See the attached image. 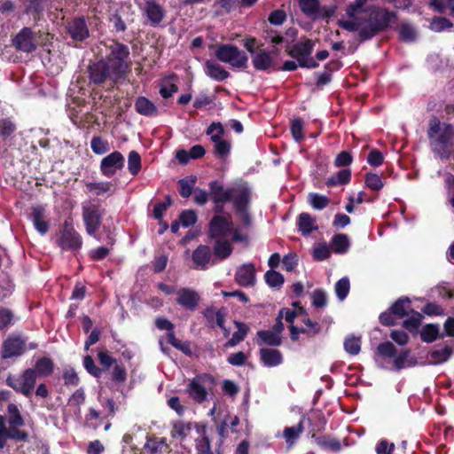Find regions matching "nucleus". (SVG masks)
<instances>
[{"label": "nucleus", "mask_w": 454, "mask_h": 454, "mask_svg": "<svg viewBox=\"0 0 454 454\" xmlns=\"http://www.w3.org/2000/svg\"><path fill=\"white\" fill-rule=\"evenodd\" d=\"M107 61H100L90 67V78L95 83H101L107 77H117L128 68L129 50L120 43L110 47Z\"/></svg>", "instance_id": "nucleus-1"}, {"label": "nucleus", "mask_w": 454, "mask_h": 454, "mask_svg": "<svg viewBox=\"0 0 454 454\" xmlns=\"http://www.w3.org/2000/svg\"><path fill=\"white\" fill-rule=\"evenodd\" d=\"M395 18L394 13L385 10H377L372 13V20H342L340 21L341 27L348 31L357 32L363 39H368L373 36L379 30L386 27L388 23Z\"/></svg>", "instance_id": "nucleus-2"}, {"label": "nucleus", "mask_w": 454, "mask_h": 454, "mask_svg": "<svg viewBox=\"0 0 454 454\" xmlns=\"http://www.w3.org/2000/svg\"><path fill=\"white\" fill-rule=\"evenodd\" d=\"M428 137L433 152L442 159H449L454 155L452 140L454 128L445 122L434 120L430 122Z\"/></svg>", "instance_id": "nucleus-3"}, {"label": "nucleus", "mask_w": 454, "mask_h": 454, "mask_svg": "<svg viewBox=\"0 0 454 454\" xmlns=\"http://www.w3.org/2000/svg\"><path fill=\"white\" fill-rule=\"evenodd\" d=\"M211 199L215 203L224 202L234 196V201L237 208L242 212V219L245 223H249L248 215L246 212V207L250 201V191L246 185L239 186L232 193L230 190H225L218 182H213L210 184Z\"/></svg>", "instance_id": "nucleus-4"}, {"label": "nucleus", "mask_w": 454, "mask_h": 454, "mask_svg": "<svg viewBox=\"0 0 454 454\" xmlns=\"http://www.w3.org/2000/svg\"><path fill=\"white\" fill-rule=\"evenodd\" d=\"M209 236L213 239H227L231 236L234 242H247V236L238 228H234L228 215H215L209 224Z\"/></svg>", "instance_id": "nucleus-5"}, {"label": "nucleus", "mask_w": 454, "mask_h": 454, "mask_svg": "<svg viewBox=\"0 0 454 454\" xmlns=\"http://www.w3.org/2000/svg\"><path fill=\"white\" fill-rule=\"evenodd\" d=\"M215 55L218 60L228 63L233 67H244L247 62V57L245 52L231 44L217 46Z\"/></svg>", "instance_id": "nucleus-6"}, {"label": "nucleus", "mask_w": 454, "mask_h": 454, "mask_svg": "<svg viewBox=\"0 0 454 454\" xmlns=\"http://www.w3.org/2000/svg\"><path fill=\"white\" fill-rule=\"evenodd\" d=\"M215 387V380L209 375L204 374L195 377L188 385L189 395L198 403L207 400L209 392Z\"/></svg>", "instance_id": "nucleus-7"}, {"label": "nucleus", "mask_w": 454, "mask_h": 454, "mask_svg": "<svg viewBox=\"0 0 454 454\" xmlns=\"http://www.w3.org/2000/svg\"><path fill=\"white\" fill-rule=\"evenodd\" d=\"M35 372L32 369H27L21 375L8 376L6 382L16 392L29 396L35 388Z\"/></svg>", "instance_id": "nucleus-8"}, {"label": "nucleus", "mask_w": 454, "mask_h": 454, "mask_svg": "<svg viewBox=\"0 0 454 454\" xmlns=\"http://www.w3.org/2000/svg\"><path fill=\"white\" fill-rule=\"evenodd\" d=\"M41 35L34 32L28 27L23 28L13 39L14 46L24 52H32L35 51L40 43Z\"/></svg>", "instance_id": "nucleus-9"}, {"label": "nucleus", "mask_w": 454, "mask_h": 454, "mask_svg": "<svg viewBox=\"0 0 454 454\" xmlns=\"http://www.w3.org/2000/svg\"><path fill=\"white\" fill-rule=\"evenodd\" d=\"M102 211L92 204L85 205L82 207V219L85 223L86 231L89 235H94L100 226Z\"/></svg>", "instance_id": "nucleus-10"}, {"label": "nucleus", "mask_w": 454, "mask_h": 454, "mask_svg": "<svg viewBox=\"0 0 454 454\" xmlns=\"http://www.w3.org/2000/svg\"><path fill=\"white\" fill-rule=\"evenodd\" d=\"M315 43L311 40H305L296 44L294 49V54L298 58L299 66L302 67L314 68L317 63L309 56L314 49Z\"/></svg>", "instance_id": "nucleus-11"}, {"label": "nucleus", "mask_w": 454, "mask_h": 454, "mask_svg": "<svg viewBox=\"0 0 454 454\" xmlns=\"http://www.w3.org/2000/svg\"><path fill=\"white\" fill-rule=\"evenodd\" d=\"M124 165V157L119 152H114L102 159L100 170L107 177L113 176Z\"/></svg>", "instance_id": "nucleus-12"}, {"label": "nucleus", "mask_w": 454, "mask_h": 454, "mask_svg": "<svg viewBox=\"0 0 454 454\" xmlns=\"http://www.w3.org/2000/svg\"><path fill=\"white\" fill-rule=\"evenodd\" d=\"M25 350V341L20 337L11 336L3 343L2 357L6 359L20 356Z\"/></svg>", "instance_id": "nucleus-13"}, {"label": "nucleus", "mask_w": 454, "mask_h": 454, "mask_svg": "<svg viewBox=\"0 0 454 454\" xmlns=\"http://www.w3.org/2000/svg\"><path fill=\"white\" fill-rule=\"evenodd\" d=\"M236 282L242 286H253L255 284V268L252 263H245L239 266L235 274Z\"/></svg>", "instance_id": "nucleus-14"}, {"label": "nucleus", "mask_w": 454, "mask_h": 454, "mask_svg": "<svg viewBox=\"0 0 454 454\" xmlns=\"http://www.w3.org/2000/svg\"><path fill=\"white\" fill-rule=\"evenodd\" d=\"M59 244L63 249H78L82 246V239L72 226L66 223Z\"/></svg>", "instance_id": "nucleus-15"}, {"label": "nucleus", "mask_w": 454, "mask_h": 454, "mask_svg": "<svg viewBox=\"0 0 454 454\" xmlns=\"http://www.w3.org/2000/svg\"><path fill=\"white\" fill-rule=\"evenodd\" d=\"M176 302L183 308L190 310L196 309L200 301L199 294L190 288H180L176 292Z\"/></svg>", "instance_id": "nucleus-16"}, {"label": "nucleus", "mask_w": 454, "mask_h": 454, "mask_svg": "<svg viewBox=\"0 0 454 454\" xmlns=\"http://www.w3.org/2000/svg\"><path fill=\"white\" fill-rule=\"evenodd\" d=\"M193 425L183 420L173 421L170 425V436L179 442H184L192 433Z\"/></svg>", "instance_id": "nucleus-17"}, {"label": "nucleus", "mask_w": 454, "mask_h": 454, "mask_svg": "<svg viewBox=\"0 0 454 454\" xmlns=\"http://www.w3.org/2000/svg\"><path fill=\"white\" fill-rule=\"evenodd\" d=\"M67 31L71 37L77 41H82L89 36L85 20L82 18L73 20L67 25Z\"/></svg>", "instance_id": "nucleus-18"}, {"label": "nucleus", "mask_w": 454, "mask_h": 454, "mask_svg": "<svg viewBox=\"0 0 454 454\" xmlns=\"http://www.w3.org/2000/svg\"><path fill=\"white\" fill-rule=\"evenodd\" d=\"M199 437L196 439L195 448L198 454H213L210 448V442L207 434V428L204 425H195Z\"/></svg>", "instance_id": "nucleus-19"}, {"label": "nucleus", "mask_w": 454, "mask_h": 454, "mask_svg": "<svg viewBox=\"0 0 454 454\" xmlns=\"http://www.w3.org/2000/svg\"><path fill=\"white\" fill-rule=\"evenodd\" d=\"M260 357L263 364L267 367H274L282 364L283 356L279 350L272 348H262Z\"/></svg>", "instance_id": "nucleus-20"}, {"label": "nucleus", "mask_w": 454, "mask_h": 454, "mask_svg": "<svg viewBox=\"0 0 454 454\" xmlns=\"http://www.w3.org/2000/svg\"><path fill=\"white\" fill-rule=\"evenodd\" d=\"M206 74L215 81L221 82L229 76V73L218 63L213 60L205 61Z\"/></svg>", "instance_id": "nucleus-21"}, {"label": "nucleus", "mask_w": 454, "mask_h": 454, "mask_svg": "<svg viewBox=\"0 0 454 454\" xmlns=\"http://www.w3.org/2000/svg\"><path fill=\"white\" fill-rule=\"evenodd\" d=\"M31 219L36 231L41 234L48 231L49 224L44 220V209L42 207H35L32 210Z\"/></svg>", "instance_id": "nucleus-22"}, {"label": "nucleus", "mask_w": 454, "mask_h": 454, "mask_svg": "<svg viewBox=\"0 0 454 454\" xmlns=\"http://www.w3.org/2000/svg\"><path fill=\"white\" fill-rule=\"evenodd\" d=\"M196 221L197 215L195 212L193 210H185L181 213L179 219L177 221L172 223L170 228L172 232H177L180 225H182L184 228H187L195 223Z\"/></svg>", "instance_id": "nucleus-23"}, {"label": "nucleus", "mask_w": 454, "mask_h": 454, "mask_svg": "<svg viewBox=\"0 0 454 454\" xmlns=\"http://www.w3.org/2000/svg\"><path fill=\"white\" fill-rule=\"evenodd\" d=\"M135 108L137 113L145 116H154L157 114V108L154 104L145 97H139L137 99Z\"/></svg>", "instance_id": "nucleus-24"}, {"label": "nucleus", "mask_w": 454, "mask_h": 454, "mask_svg": "<svg viewBox=\"0 0 454 454\" xmlns=\"http://www.w3.org/2000/svg\"><path fill=\"white\" fill-rule=\"evenodd\" d=\"M214 254L216 257L223 260L231 255L232 253V247L227 239H215Z\"/></svg>", "instance_id": "nucleus-25"}, {"label": "nucleus", "mask_w": 454, "mask_h": 454, "mask_svg": "<svg viewBox=\"0 0 454 454\" xmlns=\"http://www.w3.org/2000/svg\"><path fill=\"white\" fill-rule=\"evenodd\" d=\"M258 344H266L269 346H278L281 344L282 338L278 333H274L272 330L259 331L257 333Z\"/></svg>", "instance_id": "nucleus-26"}, {"label": "nucleus", "mask_w": 454, "mask_h": 454, "mask_svg": "<svg viewBox=\"0 0 454 454\" xmlns=\"http://www.w3.org/2000/svg\"><path fill=\"white\" fill-rule=\"evenodd\" d=\"M299 231L303 235H309L311 231L317 229L316 220L308 213H301L298 221Z\"/></svg>", "instance_id": "nucleus-27"}, {"label": "nucleus", "mask_w": 454, "mask_h": 454, "mask_svg": "<svg viewBox=\"0 0 454 454\" xmlns=\"http://www.w3.org/2000/svg\"><path fill=\"white\" fill-rule=\"evenodd\" d=\"M145 12L153 24L160 23L163 19V11L154 1L150 0L145 3Z\"/></svg>", "instance_id": "nucleus-28"}, {"label": "nucleus", "mask_w": 454, "mask_h": 454, "mask_svg": "<svg viewBox=\"0 0 454 454\" xmlns=\"http://www.w3.org/2000/svg\"><path fill=\"white\" fill-rule=\"evenodd\" d=\"M210 251L206 246H200L192 254L193 262L199 269H204L209 262Z\"/></svg>", "instance_id": "nucleus-29"}, {"label": "nucleus", "mask_w": 454, "mask_h": 454, "mask_svg": "<svg viewBox=\"0 0 454 454\" xmlns=\"http://www.w3.org/2000/svg\"><path fill=\"white\" fill-rule=\"evenodd\" d=\"M87 191L96 195H102L106 192H114L115 189L110 182H95L86 184Z\"/></svg>", "instance_id": "nucleus-30"}, {"label": "nucleus", "mask_w": 454, "mask_h": 454, "mask_svg": "<svg viewBox=\"0 0 454 454\" xmlns=\"http://www.w3.org/2000/svg\"><path fill=\"white\" fill-rule=\"evenodd\" d=\"M253 64L256 69L266 70L272 67L273 60L267 52L260 51L254 56Z\"/></svg>", "instance_id": "nucleus-31"}, {"label": "nucleus", "mask_w": 454, "mask_h": 454, "mask_svg": "<svg viewBox=\"0 0 454 454\" xmlns=\"http://www.w3.org/2000/svg\"><path fill=\"white\" fill-rule=\"evenodd\" d=\"M453 28V23L443 17H434L432 19L430 24H429V29L440 33L446 30H452Z\"/></svg>", "instance_id": "nucleus-32"}, {"label": "nucleus", "mask_w": 454, "mask_h": 454, "mask_svg": "<svg viewBox=\"0 0 454 454\" xmlns=\"http://www.w3.org/2000/svg\"><path fill=\"white\" fill-rule=\"evenodd\" d=\"M333 249L337 254H344L348 250L349 239L345 234L335 235L332 239Z\"/></svg>", "instance_id": "nucleus-33"}, {"label": "nucleus", "mask_w": 454, "mask_h": 454, "mask_svg": "<svg viewBox=\"0 0 454 454\" xmlns=\"http://www.w3.org/2000/svg\"><path fill=\"white\" fill-rule=\"evenodd\" d=\"M343 346L347 353L356 356L361 350V338L349 335L345 339Z\"/></svg>", "instance_id": "nucleus-34"}, {"label": "nucleus", "mask_w": 454, "mask_h": 454, "mask_svg": "<svg viewBox=\"0 0 454 454\" xmlns=\"http://www.w3.org/2000/svg\"><path fill=\"white\" fill-rule=\"evenodd\" d=\"M25 434L20 431L10 432L5 428L4 419L0 416V447L3 448L8 437L22 439Z\"/></svg>", "instance_id": "nucleus-35"}, {"label": "nucleus", "mask_w": 454, "mask_h": 454, "mask_svg": "<svg viewBox=\"0 0 454 454\" xmlns=\"http://www.w3.org/2000/svg\"><path fill=\"white\" fill-rule=\"evenodd\" d=\"M395 353V348L391 342L380 343L377 348V360L393 358Z\"/></svg>", "instance_id": "nucleus-36"}, {"label": "nucleus", "mask_w": 454, "mask_h": 454, "mask_svg": "<svg viewBox=\"0 0 454 454\" xmlns=\"http://www.w3.org/2000/svg\"><path fill=\"white\" fill-rule=\"evenodd\" d=\"M303 427L301 423L298 424L295 427H286L284 430V437L286 438L287 448H291L295 440L300 436L302 433Z\"/></svg>", "instance_id": "nucleus-37"}, {"label": "nucleus", "mask_w": 454, "mask_h": 454, "mask_svg": "<svg viewBox=\"0 0 454 454\" xmlns=\"http://www.w3.org/2000/svg\"><path fill=\"white\" fill-rule=\"evenodd\" d=\"M409 309L410 300L408 298L399 299L391 307L392 314L398 318L403 317Z\"/></svg>", "instance_id": "nucleus-38"}, {"label": "nucleus", "mask_w": 454, "mask_h": 454, "mask_svg": "<svg viewBox=\"0 0 454 454\" xmlns=\"http://www.w3.org/2000/svg\"><path fill=\"white\" fill-rule=\"evenodd\" d=\"M176 91L177 87L175 83V76H170L163 80L160 89V93L163 98H168Z\"/></svg>", "instance_id": "nucleus-39"}, {"label": "nucleus", "mask_w": 454, "mask_h": 454, "mask_svg": "<svg viewBox=\"0 0 454 454\" xmlns=\"http://www.w3.org/2000/svg\"><path fill=\"white\" fill-rule=\"evenodd\" d=\"M237 331L232 334V337L228 340L227 345L233 347L240 342L246 337L248 328L239 322H235Z\"/></svg>", "instance_id": "nucleus-40"}, {"label": "nucleus", "mask_w": 454, "mask_h": 454, "mask_svg": "<svg viewBox=\"0 0 454 454\" xmlns=\"http://www.w3.org/2000/svg\"><path fill=\"white\" fill-rule=\"evenodd\" d=\"M351 176V172L349 169H342L339 171L336 175L332 176L328 178L326 184L328 185H338L343 184L349 182Z\"/></svg>", "instance_id": "nucleus-41"}, {"label": "nucleus", "mask_w": 454, "mask_h": 454, "mask_svg": "<svg viewBox=\"0 0 454 454\" xmlns=\"http://www.w3.org/2000/svg\"><path fill=\"white\" fill-rule=\"evenodd\" d=\"M35 370L40 376H47L52 372L53 363L48 357L41 358L35 364Z\"/></svg>", "instance_id": "nucleus-42"}, {"label": "nucleus", "mask_w": 454, "mask_h": 454, "mask_svg": "<svg viewBox=\"0 0 454 454\" xmlns=\"http://www.w3.org/2000/svg\"><path fill=\"white\" fill-rule=\"evenodd\" d=\"M196 183L195 176H188L179 181L180 194L184 198H188L192 192L193 186Z\"/></svg>", "instance_id": "nucleus-43"}, {"label": "nucleus", "mask_w": 454, "mask_h": 454, "mask_svg": "<svg viewBox=\"0 0 454 454\" xmlns=\"http://www.w3.org/2000/svg\"><path fill=\"white\" fill-rule=\"evenodd\" d=\"M367 0H355L354 4H352L347 10V13L348 18L347 20H361L363 18L357 16L363 11V6L366 3Z\"/></svg>", "instance_id": "nucleus-44"}, {"label": "nucleus", "mask_w": 454, "mask_h": 454, "mask_svg": "<svg viewBox=\"0 0 454 454\" xmlns=\"http://www.w3.org/2000/svg\"><path fill=\"white\" fill-rule=\"evenodd\" d=\"M439 333V328L437 325H427L423 327L420 336L421 339L426 342H432L434 341Z\"/></svg>", "instance_id": "nucleus-45"}, {"label": "nucleus", "mask_w": 454, "mask_h": 454, "mask_svg": "<svg viewBox=\"0 0 454 454\" xmlns=\"http://www.w3.org/2000/svg\"><path fill=\"white\" fill-rule=\"evenodd\" d=\"M266 283L270 287H279L284 283V278L282 274L273 270H268L265 274Z\"/></svg>", "instance_id": "nucleus-46"}, {"label": "nucleus", "mask_w": 454, "mask_h": 454, "mask_svg": "<svg viewBox=\"0 0 454 454\" xmlns=\"http://www.w3.org/2000/svg\"><path fill=\"white\" fill-rule=\"evenodd\" d=\"M128 168L132 175H137L140 170L141 158L140 155L135 151H131L129 154Z\"/></svg>", "instance_id": "nucleus-47"}, {"label": "nucleus", "mask_w": 454, "mask_h": 454, "mask_svg": "<svg viewBox=\"0 0 454 454\" xmlns=\"http://www.w3.org/2000/svg\"><path fill=\"white\" fill-rule=\"evenodd\" d=\"M309 201L313 208L318 210L325 208L329 203V200L326 196L317 193H310L309 195Z\"/></svg>", "instance_id": "nucleus-48"}, {"label": "nucleus", "mask_w": 454, "mask_h": 454, "mask_svg": "<svg viewBox=\"0 0 454 454\" xmlns=\"http://www.w3.org/2000/svg\"><path fill=\"white\" fill-rule=\"evenodd\" d=\"M301 10L307 15H314L318 11V0H298Z\"/></svg>", "instance_id": "nucleus-49"}, {"label": "nucleus", "mask_w": 454, "mask_h": 454, "mask_svg": "<svg viewBox=\"0 0 454 454\" xmlns=\"http://www.w3.org/2000/svg\"><path fill=\"white\" fill-rule=\"evenodd\" d=\"M349 292V280L348 278H340L335 285V293L340 301H343Z\"/></svg>", "instance_id": "nucleus-50"}, {"label": "nucleus", "mask_w": 454, "mask_h": 454, "mask_svg": "<svg viewBox=\"0 0 454 454\" xmlns=\"http://www.w3.org/2000/svg\"><path fill=\"white\" fill-rule=\"evenodd\" d=\"M330 255V248L325 243H320L313 247V257L315 260L322 261Z\"/></svg>", "instance_id": "nucleus-51"}, {"label": "nucleus", "mask_w": 454, "mask_h": 454, "mask_svg": "<svg viewBox=\"0 0 454 454\" xmlns=\"http://www.w3.org/2000/svg\"><path fill=\"white\" fill-rule=\"evenodd\" d=\"M317 443L322 448L330 450L333 451H338L340 450V442L333 438L323 437V438L317 440Z\"/></svg>", "instance_id": "nucleus-52"}, {"label": "nucleus", "mask_w": 454, "mask_h": 454, "mask_svg": "<svg viewBox=\"0 0 454 454\" xmlns=\"http://www.w3.org/2000/svg\"><path fill=\"white\" fill-rule=\"evenodd\" d=\"M304 316L302 315V309L301 308H299L297 311L292 310L290 309H283L280 310L278 317L279 318H285L286 322L293 324L294 321V318L300 317Z\"/></svg>", "instance_id": "nucleus-53"}, {"label": "nucleus", "mask_w": 454, "mask_h": 454, "mask_svg": "<svg viewBox=\"0 0 454 454\" xmlns=\"http://www.w3.org/2000/svg\"><path fill=\"white\" fill-rule=\"evenodd\" d=\"M429 5L438 12H444L447 9H452L454 0H430Z\"/></svg>", "instance_id": "nucleus-54"}, {"label": "nucleus", "mask_w": 454, "mask_h": 454, "mask_svg": "<svg viewBox=\"0 0 454 454\" xmlns=\"http://www.w3.org/2000/svg\"><path fill=\"white\" fill-rule=\"evenodd\" d=\"M365 184L372 190L379 191L383 187V182L377 174L369 173L366 175Z\"/></svg>", "instance_id": "nucleus-55"}, {"label": "nucleus", "mask_w": 454, "mask_h": 454, "mask_svg": "<svg viewBox=\"0 0 454 454\" xmlns=\"http://www.w3.org/2000/svg\"><path fill=\"white\" fill-rule=\"evenodd\" d=\"M8 412L10 416V424L14 427H20L23 425V419L20 414L19 409L15 404H10L8 406Z\"/></svg>", "instance_id": "nucleus-56"}, {"label": "nucleus", "mask_w": 454, "mask_h": 454, "mask_svg": "<svg viewBox=\"0 0 454 454\" xmlns=\"http://www.w3.org/2000/svg\"><path fill=\"white\" fill-rule=\"evenodd\" d=\"M451 355V349L449 347H443L440 349L434 350L431 356L435 363H442L449 359Z\"/></svg>", "instance_id": "nucleus-57"}, {"label": "nucleus", "mask_w": 454, "mask_h": 454, "mask_svg": "<svg viewBox=\"0 0 454 454\" xmlns=\"http://www.w3.org/2000/svg\"><path fill=\"white\" fill-rule=\"evenodd\" d=\"M92 151L97 154H103L109 150L107 142L99 137H93L90 142Z\"/></svg>", "instance_id": "nucleus-58"}, {"label": "nucleus", "mask_w": 454, "mask_h": 454, "mask_svg": "<svg viewBox=\"0 0 454 454\" xmlns=\"http://www.w3.org/2000/svg\"><path fill=\"white\" fill-rule=\"evenodd\" d=\"M83 364L90 374L97 378H99L101 376L102 370L95 364L91 356H85L83 360Z\"/></svg>", "instance_id": "nucleus-59"}, {"label": "nucleus", "mask_w": 454, "mask_h": 454, "mask_svg": "<svg viewBox=\"0 0 454 454\" xmlns=\"http://www.w3.org/2000/svg\"><path fill=\"white\" fill-rule=\"evenodd\" d=\"M415 28L409 24H403L400 27V36L404 41H413L416 38Z\"/></svg>", "instance_id": "nucleus-60"}, {"label": "nucleus", "mask_w": 454, "mask_h": 454, "mask_svg": "<svg viewBox=\"0 0 454 454\" xmlns=\"http://www.w3.org/2000/svg\"><path fill=\"white\" fill-rule=\"evenodd\" d=\"M98 357L100 364L106 370H108L113 364L116 363V360L111 356L107 351H99Z\"/></svg>", "instance_id": "nucleus-61"}, {"label": "nucleus", "mask_w": 454, "mask_h": 454, "mask_svg": "<svg viewBox=\"0 0 454 454\" xmlns=\"http://www.w3.org/2000/svg\"><path fill=\"white\" fill-rule=\"evenodd\" d=\"M223 129L220 123H212L207 129V134L214 142L221 140Z\"/></svg>", "instance_id": "nucleus-62"}, {"label": "nucleus", "mask_w": 454, "mask_h": 454, "mask_svg": "<svg viewBox=\"0 0 454 454\" xmlns=\"http://www.w3.org/2000/svg\"><path fill=\"white\" fill-rule=\"evenodd\" d=\"M13 319V315L7 309H0V329L8 327Z\"/></svg>", "instance_id": "nucleus-63"}, {"label": "nucleus", "mask_w": 454, "mask_h": 454, "mask_svg": "<svg viewBox=\"0 0 454 454\" xmlns=\"http://www.w3.org/2000/svg\"><path fill=\"white\" fill-rule=\"evenodd\" d=\"M352 162V156L349 153L343 151L340 153L334 160V164L336 167H343L348 166Z\"/></svg>", "instance_id": "nucleus-64"}]
</instances>
